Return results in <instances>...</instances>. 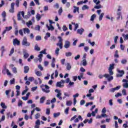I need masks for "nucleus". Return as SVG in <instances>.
Wrapping results in <instances>:
<instances>
[{
	"instance_id": "nucleus-15",
	"label": "nucleus",
	"mask_w": 128,
	"mask_h": 128,
	"mask_svg": "<svg viewBox=\"0 0 128 128\" xmlns=\"http://www.w3.org/2000/svg\"><path fill=\"white\" fill-rule=\"evenodd\" d=\"M23 30H24V34H30V29H28V28H23Z\"/></svg>"
},
{
	"instance_id": "nucleus-23",
	"label": "nucleus",
	"mask_w": 128,
	"mask_h": 128,
	"mask_svg": "<svg viewBox=\"0 0 128 128\" xmlns=\"http://www.w3.org/2000/svg\"><path fill=\"white\" fill-rule=\"evenodd\" d=\"M82 66H86L87 62H86V59L84 58L83 59V60H82Z\"/></svg>"
},
{
	"instance_id": "nucleus-21",
	"label": "nucleus",
	"mask_w": 128,
	"mask_h": 128,
	"mask_svg": "<svg viewBox=\"0 0 128 128\" xmlns=\"http://www.w3.org/2000/svg\"><path fill=\"white\" fill-rule=\"evenodd\" d=\"M34 30H35L40 32V25H36L34 28Z\"/></svg>"
},
{
	"instance_id": "nucleus-54",
	"label": "nucleus",
	"mask_w": 128,
	"mask_h": 128,
	"mask_svg": "<svg viewBox=\"0 0 128 128\" xmlns=\"http://www.w3.org/2000/svg\"><path fill=\"white\" fill-rule=\"evenodd\" d=\"M54 8H56L58 10L60 8V4H58V3H56L54 5Z\"/></svg>"
},
{
	"instance_id": "nucleus-58",
	"label": "nucleus",
	"mask_w": 128,
	"mask_h": 128,
	"mask_svg": "<svg viewBox=\"0 0 128 128\" xmlns=\"http://www.w3.org/2000/svg\"><path fill=\"white\" fill-rule=\"evenodd\" d=\"M86 104V101L84 100H82L80 102V106H82Z\"/></svg>"
},
{
	"instance_id": "nucleus-10",
	"label": "nucleus",
	"mask_w": 128,
	"mask_h": 128,
	"mask_svg": "<svg viewBox=\"0 0 128 128\" xmlns=\"http://www.w3.org/2000/svg\"><path fill=\"white\" fill-rule=\"evenodd\" d=\"M70 46V42L68 40H66L64 45L65 48H68Z\"/></svg>"
},
{
	"instance_id": "nucleus-37",
	"label": "nucleus",
	"mask_w": 128,
	"mask_h": 128,
	"mask_svg": "<svg viewBox=\"0 0 128 128\" xmlns=\"http://www.w3.org/2000/svg\"><path fill=\"white\" fill-rule=\"evenodd\" d=\"M14 52V48H12L10 51V54H9V56H12Z\"/></svg>"
},
{
	"instance_id": "nucleus-64",
	"label": "nucleus",
	"mask_w": 128,
	"mask_h": 128,
	"mask_svg": "<svg viewBox=\"0 0 128 128\" xmlns=\"http://www.w3.org/2000/svg\"><path fill=\"white\" fill-rule=\"evenodd\" d=\"M102 114H106V107H104L102 111Z\"/></svg>"
},
{
	"instance_id": "nucleus-9",
	"label": "nucleus",
	"mask_w": 128,
	"mask_h": 128,
	"mask_svg": "<svg viewBox=\"0 0 128 128\" xmlns=\"http://www.w3.org/2000/svg\"><path fill=\"white\" fill-rule=\"evenodd\" d=\"M122 82H126L122 84L123 88H128V80L124 79Z\"/></svg>"
},
{
	"instance_id": "nucleus-40",
	"label": "nucleus",
	"mask_w": 128,
	"mask_h": 128,
	"mask_svg": "<svg viewBox=\"0 0 128 128\" xmlns=\"http://www.w3.org/2000/svg\"><path fill=\"white\" fill-rule=\"evenodd\" d=\"M94 8H96V10H100V8H102V5L99 4L98 6H95Z\"/></svg>"
},
{
	"instance_id": "nucleus-45",
	"label": "nucleus",
	"mask_w": 128,
	"mask_h": 128,
	"mask_svg": "<svg viewBox=\"0 0 128 128\" xmlns=\"http://www.w3.org/2000/svg\"><path fill=\"white\" fill-rule=\"evenodd\" d=\"M18 20H22V16L20 15V13H18L17 15Z\"/></svg>"
},
{
	"instance_id": "nucleus-22",
	"label": "nucleus",
	"mask_w": 128,
	"mask_h": 128,
	"mask_svg": "<svg viewBox=\"0 0 128 128\" xmlns=\"http://www.w3.org/2000/svg\"><path fill=\"white\" fill-rule=\"evenodd\" d=\"M44 100H46V97L42 96L40 98V104H44Z\"/></svg>"
},
{
	"instance_id": "nucleus-17",
	"label": "nucleus",
	"mask_w": 128,
	"mask_h": 128,
	"mask_svg": "<svg viewBox=\"0 0 128 128\" xmlns=\"http://www.w3.org/2000/svg\"><path fill=\"white\" fill-rule=\"evenodd\" d=\"M66 68L67 70H70L72 69V66L70 65V63L66 64Z\"/></svg>"
},
{
	"instance_id": "nucleus-5",
	"label": "nucleus",
	"mask_w": 128,
	"mask_h": 128,
	"mask_svg": "<svg viewBox=\"0 0 128 128\" xmlns=\"http://www.w3.org/2000/svg\"><path fill=\"white\" fill-rule=\"evenodd\" d=\"M65 82L64 80H62L60 82H57L56 84V88H64V84H64Z\"/></svg>"
},
{
	"instance_id": "nucleus-4",
	"label": "nucleus",
	"mask_w": 128,
	"mask_h": 128,
	"mask_svg": "<svg viewBox=\"0 0 128 128\" xmlns=\"http://www.w3.org/2000/svg\"><path fill=\"white\" fill-rule=\"evenodd\" d=\"M58 38L59 40L58 42L56 44L57 46H59L60 48L62 50V37L58 36Z\"/></svg>"
},
{
	"instance_id": "nucleus-51",
	"label": "nucleus",
	"mask_w": 128,
	"mask_h": 128,
	"mask_svg": "<svg viewBox=\"0 0 128 128\" xmlns=\"http://www.w3.org/2000/svg\"><path fill=\"white\" fill-rule=\"evenodd\" d=\"M122 94L123 96H126V89L122 90Z\"/></svg>"
},
{
	"instance_id": "nucleus-28",
	"label": "nucleus",
	"mask_w": 128,
	"mask_h": 128,
	"mask_svg": "<svg viewBox=\"0 0 128 128\" xmlns=\"http://www.w3.org/2000/svg\"><path fill=\"white\" fill-rule=\"evenodd\" d=\"M60 116V112H57L54 114V118H58V116Z\"/></svg>"
},
{
	"instance_id": "nucleus-48",
	"label": "nucleus",
	"mask_w": 128,
	"mask_h": 128,
	"mask_svg": "<svg viewBox=\"0 0 128 128\" xmlns=\"http://www.w3.org/2000/svg\"><path fill=\"white\" fill-rule=\"evenodd\" d=\"M26 24L27 26H32V22L30 20L28 22H26Z\"/></svg>"
},
{
	"instance_id": "nucleus-52",
	"label": "nucleus",
	"mask_w": 128,
	"mask_h": 128,
	"mask_svg": "<svg viewBox=\"0 0 128 128\" xmlns=\"http://www.w3.org/2000/svg\"><path fill=\"white\" fill-rule=\"evenodd\" d=\"M2 16L3 18H6V12L4 11L2 14Z\"/></svg>"
},
{
	"instance_id": "nucleus-49",
	"label": "nucleus",
	"mask_w": 128,
	"mask_h": 128,
	"mask_svg": "<svg viewBox=\"0 0 128 128\" xmlns=\"http://www.w3.org/2000/svg\"><path fill=\"white\" fill-rule=\"evenodd\" d=\"M12 70L14 74H16L18 72V70H16V67L12 68Z\"/></svg>"
},
{
	"instance_id": "nucleus-55",
	"label": "nucleus",
	"mask_w": 128,
	"mask_h": 128,
	"mask_svg": "<svg viewBox=\"0 0 128 128\" xmlns=\"http://www.w3.org/2000/svg\"><path fill=\"white\" fill-rule=\"evenodd\" d=\"M50 114V108H48L46 110V114Z\"/></svg>"
},
{
	"instance_id": "nucleus-43",
	"label": "nucleus",
	"mask_w": 128,
	"mask_h": 128,
	"mask_svg": "<svg viewBox=\"0 0 128 128\" xmlns=\"http://www.w3.org/2000/svg\"><path fill=\"white\" fill-rule=\"evenodd\" d=\"M18 106H22V101L19 100L18 102Z\"/></svg>"
},
{
	"instance_id": "nucleus-11",
	"label": "nucleus",
	"mask_w": 128,
	"mask_h": 128,
	"mask_svg": "<svg viewBox=\"0 0 128 128\" xmlns=\"http://www.w3.org/2000/svg\"><path fill=\"white\" fill-rule=\"evenodd\" d=\"M20 42L18 40V38L14 39L13 40V44L14 46H16V44L17 46H20Z\"/></svg>"
},
{
	"instance_id": "nucleus-53",
	"label": "nucleus",
	"mask_w": 128,
	"mask_h": 128,
	"mask_svg": "<svg viewBox=\"0 0 128 128\" xmlns=\"http://www.w3.org/2000/svg\"><path fill=\"white\" fill-rule=\"evenodd\" d=\"M29 56L30 55L28 54L27 52H25L24 55V58H28Z\"/></svg>"
},
{
	"instance_id": "nucleus-60",
	"label": "nucleus",
	"mask_w": 128,
	"mask_h": 128,
	"mask_svg": "<svg viewBox=\"0 0 128 128\" xmlns=\"http://www.w3.org/2000/svg\"><path fill=\"white\" fill-rule=\"evenodd\" d=\"M72 101H67L66 104V106H72Z\"/></svg>"
},
{
	"instance_id": "nucleus-33",
	"label": "nucleus",
	"mask_w": 128,
	"mask_h": 128,
	"mask_svg": "<svg viewBox=\"0 0 128 128\" xmlns=\"http://www.w3.org/2000/svg\"><path fill=\"white\" fill-rule=\"evenodd\" d=\"M104 13H102L100 16H99V20H102V18H104Z\"/></svg>"
},
{
	"instance_id": "nucleus-44",
	"label": "nucleus",
	"mask_w": 128,
	"mask_h": 128,
	"mask_svg": "<svg viewBox=\"0 0 128 128\" xmlns=\"http://www.w3.org/2000/svg\"><path fill=\"white\" fill-rule=\"evenodd\" d=\"M12 28V26H10L9 27H6V32H10V30Z\"/></svg>"
},
{
	"instance_id": "nucleus-25",
	"label": "nucleus",
	"mask_w": 128,
	"mask_h": 128,
	"mask_svg": "<svg viewBox=\"0 0 128 128\" xmlns=\"http://www.w3.org/2000/svg\"><path fill=\"white\" fill-rule=\"evenodd\" d=\"M34 50H37L38 52H40V48L38 47V44H36L34 46Z\"/></svg>"
},
{
	"instance_id": "nucleus-7",
	"label": "nucleus",
	"mask_w": 128,
	"mask_h": 128,
	"mask_svg": "<svg viewBox=\"0 0 128 128\" xmlns=\"http://www.w3.org/2000/svg\"><path fill=\"white\" fill-rule=\"evenodd\" d=\"M117 72L120 74H117L116 75V78H122V76L124 74V70H120L118 69H117Z\"/></svg>"
},
{
	"instance_id": "nucleus-13",
	"label": "nucleus",
	"mask_w": 128,
	"mask_h": 128,
	"mask_svg": "<svg viewBox=\"0 0 128 128\" xmlns=\"http://www.w3.org/2000/svg\"><path fill=\"white\" fill-rule=\"evenodd\" d=\"M84 32V30L82 28L78 29L77 30L78 34H80V35L82 34V33Z\"/></svg>"
},
{
	"instance_id": "nucleus-14",
	"label": "nucleus",
	"mask_w": 128,
	"mask_h": 128,
	"mask_svg": "<svg viewBox=\"0 0 128 128\" xmlns=\"http://www.w3.org/2000/svg\"><path fill=\"white\" fill-rule=\"evenodd\" d=\"M74 10L73 12H74V14H76V12H78L80 14V12H79L80 8L76 6H74Z\"/></svg>"
},
{
	"instance_id": "nucleus-20",
	"label": "nucleus",
	"mask_w": 128,
	"mask_h": 128,
	"mask_svg": "<svg viewBox=\"0 0 128 128\" xmlns=\"http://www.w3.org/2000/svg\"><path fill=\"white\" fill-rule=\"evenodd\" d=\"M96 18V14H94L91 16L90 20H91V22H94V18Z\"/></svg>"
},
{
	"instance_id": "nucleus-30",
	"label": "nucleus",
	"mask_w": 128,
	"mask_h": 128,
	"mask_svg": "<svg viewBox=\"0 0 128 128\" xmlns=\"http://www.w3.org/2000/svg\"><path fill=\"white\" fill-rule=\"evenodd\" d=\"M122 36L124 38V40H128V34H126V35L124 34H122Z\"/></svg>"
},
{
	"instance_id": "nucleus-27",
	"label": "nucleus",
	"mask_w": 128,
	"mask_h": 128,
	"mask_svg": "<svg viewBox=\"0 0 128 128\" xmlns=\"http://www.w3.org/2000/svg\"><path fill=\"white\" fill-rule=\"evenodd\" d=\"M108 72H109L108 74L110 76H113L114 74V72L112 70H110V69H108Z\"/></svg>"
},
{
	"instance_id": "nucleus-56",
	"label": "nucleus",
	"mask_w": 128,
	"mask_h": 128,
	"mask_svg": "<svg viewBox=\"0 0 128 128\" xmlns=\"http://www.w3.org/2000/svg\"><path fill=\"white\" fill-rule=\"evenodd\" d=\"M68 110H70V108H67L65 110H64V113L66 114H68Z\"/></svg>"
},
{
	"instance_id": "nucleus-12",
	"label": "nucleus",
	"mask_w": 128,
	"mask_h": 128,
	"mask_svg": "<svg viewBox=\"0 0 128 128\" xmlns=\"http://www.w3.org/2000/svg\"><path fill=\"white\" fill-rule=\"evenodd\" d=\"M46 28L48 29V30H54V28L52 26V24H50V26H48V24H46Z\"/></svg>"
},
{
	"instance_id": "nucleus-24",
	"label": "nucleus",
	"mask_w": 128,
	"mask_h": 128,
	"mask_svg": "<svg viewBox=\"0 0 128 128\" xmlns=\"http://www.w3.org/2000/svg\"><path fill=\"white\" fill-rule=\"evenodd\" d=\"M114 57L116 58H120V56L118 55V50H116L115 52V54H114Z\"/></svg>"
},
{
	"instance_id": "nucleus-18",
	"label": "nucleus",
	"mask_w": 128,
	"mask_h": 128,
	"mask_svg": "<svg viewBox=\"0 0 128 128\" xmlns=\"http://www.w3.org/2000/svg\"><path fill=\"white\" fill-rule=\"evenodd\" d=\"M98 108L95 109L94 111L92 112L91 115L92 116H96V114H98Z\"/></svg>"
},
{
	"instance_id": "nucleus-50",
	"label": "nucleus",
	"mask_w": 128,
	"mask_h": 128,
	"mask_svg": "<svg viewBox=\"0 0 128 128\" xmlns=\"http://www.w3.org/2000/svg\"><path fill=\"white\" fill-rule=\"evenodd\" d=\"M118 36H116L114 37V42L116 44L118 42Z\"/></svg>"
},
{
	"instance_id": "nucleus-57",
	"label": "nucleus",
	"mask_w": 128,
	"mask_h": 128,
	"mask_svg": "<svg viewBox=\"0 0 128 128\" xmlns=\"http://www.w3.org/2000/svg\"><path fill=\"white\" fill-rule=\"evenodd\" d=\"M14 78L13 80H10V84H14Z\"/></svg>"
},
{
	"instance_id": "nucleus-36",
	"label": "nucleus",
	"mask_w": 128,
	"mask_h": 128,
	"mask_svg": "<svg viewBox=\"0 0 128 128\" xmlns=\"http://www.w3.org/2000/svg\"><path fill=\"white\" fill-rule=\"evenodd\" d=\"M36 74L38 76H42V72H40V71H37L36 72Z\"/></svg>"
},
{
	"instance_id": "nucleus-61",
	"label": "nucleus",
	"mask_w": 128,
	"mask_h": 128,
	"mask_svg": "<svg viewBox=\"0 0 128 128\" xmlns=\"http://www.w3.org/2000/svg\"><path fill=\"white\" fill-rule=\"evenodd\" d=\"M18 14H20V16L22 14V18H24V12H19Z\"/></svg>"
},
{
	"instance_id": "nucleus-35",
	"label": "nucleus",
	"mask_w": 128,
	"mask_h": 128,
	"mask_svg": "<svg viewBox=\"0 0 128 128\" xmlns=\"http://www.w3.org/2000/svg\"><path fill=\"white\" fill-rule=\"evenodd\" d=\"M0 106L2 107V108H6L7 106H6V104L4 102L0 104Z\"/></svg>"
},
{
	"instance_id": "nucleus-3",
	"label": "nucleus",
	"mask_w": 128,
	"mask_h": 128,
	"mask_svg": "<svg viewBox=\"0 0 128 128\" xmlns=\"http://www.w3.org/2000/svg\"><path fill=\"white\" fill-rule=\"evenodd\" d=\"M46 50L45 48L43 50H42L40 52V54L38 56V57L39 58H38V60H39V62H42V56H44L42 55V54H47L46 53Z\"/></svg>"
},
{
	"instance_id": "nucleus-1",
	"label": "nucleus",
	"mask_w": 128,
	"mask_h": 128,
	"mask_svg": "<svg viewBox=\"0 0 128 128\" xmlns=\"http://www.w3.org/2000/svg\"><path fill=\"white\" fill-rule=\"evenodd\" d=\"M98 78L100 79L102 78H107L108 82H112V80H114V76H110L108 74H105L104 75L100 74Z\"/></svg>"
},
{
	"instance_id": "nucleus-19",
	"label": "nucleus",
	"mask_w": 128,
	"mask_h": 128,
	"mask_svg": "<svg viewBox=\"0 0 128 128\" xmlns=\"http://www.w3.org/2000/svg\"><path fill=\"white\" fill-rule=\"evenodd\" d=\"M56 98H58L60 100H62V93H58L56 96Z\"/></svg>"
},
{
	"instance_id": "nucleus-29",
	"label": "nucleus",
	"mask_w": 128,
	"mask_h": 128,
	"mask_svg": "<svg viewBox=\"0 0 128 128\" xmlns=\"http://www.w3.org/2000/svg\"><path fill=\"white\" fill-rule=\"evenodd\" d=\"M126 62H128V60H126V59H122L121 60V64H126Z\"/></svg>"
},
{
	"instance_id": "nucleus-34",
	"label": "nucleus",
	"mask_w": 128,
	"mask_h": 128,
	"mask_svg": "<svg viewBox=\"0 0 128 128\" xmlns=\"http://www.w3.org/2000/svg\"><path fill=\"white\" fill-rule=\"evenodd\" d=\"M36 18L37 20L38 21L40 20V18H42V16H40V15L38 14L36 16Z\"/></svg>"
},
{
	"instance_id": "nucleus-32",
	"label": "nucleus",
	"mask_w": 128,
	"mask_h": 128,
	"mask_svg": "<svg viewBox=\"0 0 128 128\" xmlns=\"http://www.w3.org/2000/svg\"><path fill=\"white\" fill-rule=\"evenodd\" d=\"M58 13L59 16H62V8L60 7L58 11Z\"/></svg>"
},
{
	"instance_id": "nucleus-6",
	"label": "nucleus",
	"mask_w": 128,
	"mask_h": 128,
	"mask_svg": "<svg viewBox=\"0 0 128 128\" xmlns=\"http://www.w3.org/2000/svg\"><path fill=\"white\" fill-rule=\"evenodd\" d=\"M6 72L8 76H10V74H10V70H8V69H6V66H4L2 72L4 74H6Z\"/></svg>"
},
{
	"instance_id": "nucleus-59",
	"label": "nucleus",
	"mask_w": 128,
	"mask_h": 128,
	"mask_svg": "<svg viewBox=\"0 0 128 128\" xmlns=\"http://www.w3.org/2000/svg\"><path fill=\"white\" fill-rule=\"evenodd\" d=\"M36 126H40V120H37L36 122Z\"/></svg>"
},
{
	"instance_id": "nucleus-38",
	"label": "nucleus",
	"mask_w": 128,
	"mask_h": 128,
	"mask_svg": "<svg viewBox=\"0 0 128 128\" xmlns=\"http://www.w3.org/2000/svg\"><path fill=\"white\" fill-rule=\"evenodd\" d=\"M40 113H37L36 115H35V118L36 120H38V118H40Z\"/></svg>"
},
{
	"instance_id": "nucleus-8",
	"label": "nucleus",
	"mask_w": 128,
	"mask_h": 128,
	"mask_svg": "<svg viewBox=\"0 0 128 128\" xmlns=\"http://www.w3.org/2000/svg\"><path fill=\"white\" fill-rule=\"evenodd\" d=\"M45 88H42V90L44 92H46V94H48L50 90V86H48V85H44Z\"/></svg>"
},
{
	"instance_id": "nucleus-39",
	"label": "nucleus",
	"mask_w": 128,
	"mask_h": 128,
	"mask_svg": "<svg viewBox=\"0 0 128 128\" xmlns=\"http://www.w3.org/2000/svg\"><path fill=\"white\" fill-rule=\"evenodd\" d=\"M36 40H42V36H37L36 37Z\"/></svg>"
},
{
	"instance_id": "nucleus-47",
	"label": "nucleus",
	"mask_w": 128,
	"mask_h": 128,
	"mask_svg": "<svg viewBox=\"0 0 128 128\" xmlns=\"http://www.w3.org/2000/svg\"><path fill=\"white\" fill-rule=\"evenodd\" d=\"M72 52H67L66 53V56H72Z\"/></svg>"
},
{
	"instance_id": "nucleus-2",
	"label": "nucleus",
	"mask_w": 128,
	"mask_h": 128,
	"mask_svg": "<svg viewBox=\"0 0 128 128\" xmlns=\"http://www.w3.org/2000/svg\"><path fill=\"white\" fill-rule=\"evenodd\" d=\"M22 44L23 46H30V42H28V38L26 36L24 37Z\"/></svg>"
},
{
	"instance_id": "nucleus-62",
	"label": "nucleus",
	"mask_w": 128,
	"mask_h": 128,
	"mask_svg": "<svg viewBox=\"0 0 128 128\" xmlns=\"http://www.w3.org/2000/svg\"><path fill=\"white\" fill-rule=\"evenodd\" d=\"M108 104H109L110 106H113V104H114L112 103V100H110L108 101Z\"/></svg>"
},
{
	"instance_id": "nucleus-41",
	"label": "nucleus",
	"mask_w": 128,
	"mask_h": 128,
	"mask_svg": "<svg viewBox=\"0 0 128 128\" xmlns=\"http://www.w3.org/2000/svg\"><path fill=\"white\" fill-rule=\"evenodd\" d=\"M82 10H88V6H86V5H84L82 7Z\"/></svg>"
},
{
	"instance_id": "nucleus-46",
	"label": "nucleus",
	"mask_w": 128,
	"mask_h": 128,
	"mask_svg": "<svg viewBox=\"0 0 128 128\" xmlns=\"http://www.w3.org/2000/svg\"><path fill=\"white\" fill-rule=\"evenodd\" d=\"M94 2V4H96L98 5V4H100V0H93Z\"/></svg>"
},
{
	"instance_id": "nucleus-16",
	"label": "nucleus",
	"mask_w": 128,
	"mask_h": 128,
	"mask_svg": "<svg viewBox=\"0 0 128 128\" xmlns=\"http://www.w3.org/2000/svg\"><path fill=\"white\" fill-rule=\"evenodd\" d=\"M28 70H30V67H28V66H24V74H28Z\"/></svg>"
},
{
	"instance_id": "nucleus-31",
	"label": "nucleus",
	"mask_w": 128,
	"mask_h": 128,
	"mask_svg": "<svg viewBox=\"0 0 128 128\" xmlns=\"http://www.w3.org/2000/svg\"><path fill=\"white\" fill-rule=\"evenodd\" d=\"M55 54L56 56H58V54H60V48H56V50H55Z\"/></svg>"
},
{
	"instance_id": "nucleus-26",
	"label": "nucleus",
	"mask_w": 128,
	"mask_h": 128,
	"mask_svg": "<svg viewBox=\"0 0 128 128\" xmlns=\"http://www.w3.org/2000/svg\"><path fill=\"white\" fill-rule=\"evenodd\" d=\"M114 68V64H110L108 70H112Z\"/></svg>"
},
{
	"instance_id": "nucleus-63",
	"label": "nucleus",
	"mask_w": 128,
	"mask_h": 128,
	"mask_svg": "<svg viewBox=\"0 0 128 128\" xmlns=\"http://www.w3.org/2000/svg\"><path fill=\"white\" fill-rule=\"evenodd\" d=\"M64 84L65 82L66 84H68V82H70V78H67L65 80H64Z\"/></svg>"
},
{
	"instance_id": "nucleus-42",
	"label": "nucleus",
	"mask_w": 128,
	"mask_h": 128,
	"mask_svg": "<svg viewBox=\"0 0 128 128\" xmlns=\"http://www.w3.org/2000/svg\"><path fill=\"white\" fill-rule=\"evenodd\" d=\"M0 50L2 51V54H4V52H6V49H4V46H2L0 48Z\"/></svg>"
}]
</instances>
